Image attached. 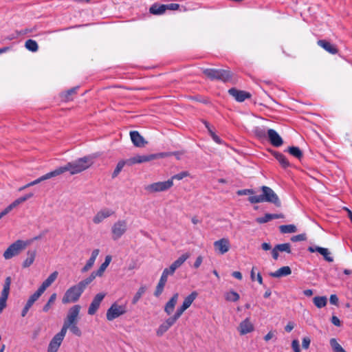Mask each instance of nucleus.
<instances>
[{"mask_svg": "<svg viewBox=\"0 0 352 352\" xmlns=\"http://www.w3.org/2000/svg\"><path fill=\"white\" fill-rule=\"evenodd\" d=\"M93 164L94 157L91 155H87L69 162L63 166L58 167L54 170L56 176L65 172H69L70 175H73L86 170L91 167Z\"/></svg>", "mask_w": 352, "mask_h": 352, "instance_id": "f257e3e1", "label": "nucleus"}, {"mask_svg": "<svg viewBox=\"0 0 352 352\" xmlns=\"http://www.w3.org/2000/svg\"><path fill=\"white\" fill-rule=\"evenodd\" d=\"M261 190L263 192L262 195L251 196L248 198V201L251 204L270 202L277 206L280 205L278 197L271 188L263 186L261 187Z\"/></svg>", "mask_w": 352, "mask_h": 352, "instance_id": "f03ea898", "label": "nucleus"}, {"mask_svg": "<svg viewBox=\"0 0 352 352\" xmlns=\"http://www.w3.org/2000/svg\"><path fill=\"white\" fill-rule=\"evenodd\" d=\"M32 241H23L16 240L13 243L10 245L8 248L3 252V258L6 260H9L14 256H18L24 250L28 245L31 244Z\"/></svg>", "mask_w": 352, "mask_h": 352, "instance_id": "7ed1b4c3", "label": "nucleus"}, {"mask_svg": "<svg viewBox=\"0 0 352 352\" xmlns=\"http://www.w3.org/2000/svg\"><path fill=\"white\" fill-rule=\"evenodd\" d=\"M83 292V289L79 285L78 283L72 286L65 292L62 298V302L63 304H68L77 302Z\"/></svg>", "mask_w": 352, "mask_h": 352, "instance_id": "20e7f679", "label": "nucleus"}, {"mask_svg": "<svg viewBox=\"0 0 352 352\" xmlns=\"http://www.w3.org/2000/svg\"><path fill=\"white\" fill-rule=\"evenodd\" d=\"M127 311L126 304L119 305L118 302H113L107 309L106 317L107 320L112 321L114 319L125 314Z\"/></svg>", "mask_w": 352, "mask_h": 352, "instance_id": "39448f33", "label": "nucleus"}, {"mask_svg": "<svg viewBox=\"0 0 352 352\" xmlns=\"http://www.w3.org/2000/svg\"><path fill=\"white\" fill-rule=\"evenodd\" d=\"M204 74L212 80H221L224 82L228 81L231 78L229 71L222 69H206Z\"/></svg>", "mask_w": 352, "mask_h": 352, "instance_id": "423d86ee", "label": "nucleus"}, {"mask_svg": "<svg viewBox=\"0 0 352 352\" xmlns=\"http://www.w3.org/2000/svg\"><path fill=\"white\" fill-rule=\"evenodd\" d=\"M128 228L126 220H118L111 227L112 239L114 241L120 239L126 232Z\"/></svg>", "mask_w": 352, "mask_h": 352, "instance_id": "0eeeda50", "label": "nucleus"}, {"mask_svg": "<svg viewBox=\"0 0 352 352\" xmlns=\"http://www.w3.org/2000/svg\"><path fill=\"white\" fill-rule=\"evenodd\" d=\"M173 186L172 179H168L165 182H158L149 184L145 187V190L150 193H155L158 192L166 191Z\"/></svg>", "mask_w": 352, "mask_h": 352, "instance_id": "6e6552de", "label": "nucleus"}, {"mask_svg": "<svg viewBox=\"0 0 352 352\" xmlns=\"http://www.w3.org/2000/svg\"><path fill=\"white\" fill-rule=\"evenodd\" d=\"M80 309L81 307L79 305H75L70 307L64 320L63 325H70L78 323Z\"/></svg>", "mask_w": 352, "mask_h": 352, "instance_id": "1a4fd4ad", "label": "nucleus"}, {"mask_svg": "<svg viewBox=\"0 0 352 352\" xmlns=\"http://www.w3.org/2000/svg\"><path fill=\"white\" fill-rule=\"evenodd\" d=\"M12 283V278L10 276H8L5 279V282L3 284V289L1 292L0 295V314L3 311V310L6 307V302L9 296L10 291V285Z\"/></svg>", "mask_w": 352, "mask_h": 352, "instance_id": "9d476101", "label": "nucleus"}, {"mask_svg": "<svg viewBox=\"0 0 352 352\" xmlns=\"http://www.w3.org/2000/svg\"><path fill=\"white\" fill-rule=\"evenodd\" d=\"M197 296L198 293L196 291L192 292L184 298L182 305L177 308L175 314L180 318L183 313L190 307L193 301L197 298Z\"/></svg>", "mask_w": 352, "mask_h": 352, "instance_id": "9b49d317", "label": "nucleus"}, {"mask_svg": "<svg viewBox=\"0 0 352 352\" xmlns=\"http://www.w3.org/2000/svg\"><path fill=\"white\" fill-rule=\"evenodd\" d=\"M65 337V335L60 330L50 340L47 351V352H57Z\"/></svg>", "mask_w": 352, "mask_h": 352, "instance_id": "f8f14e48", "label": "nucleus"}, {"mask_svg": "<svg viewBox=\"0 0 352 352\" xmlns=\"http://www.w3.org/2000/svg\"><path fill=\"white\" fill-rule=\"evenodd\" d=\"M179 318L175 314L173 316L167 318L156 329V335L158 337L162 336L176 322Z\"/></svg>", "mask_w": 352, "mask_h": 352, "instance_id": "ddd939ff", "label": "nucleus"}, {"mask_svg": "<svg viewBox=\"0 0 352 352\" xmlns=\"http://www.w3.org/2000/svg\"><path fill=\"white\" fill-rule=\"evenodd\" d=\"M115 212L109 208H104L96 212L93 217L92 221L94 224H99L104 219L113 216Z\"/></svg>", "mask_w": 352, "mask_h": 352, "instance_id": "4468645a", "label": "nucleus"}, {"mask_svg": "<svg viewBox=\"0 0 352 352\" xmlns=\"http://www.w3.org/2000/svg\"><path fill=\"white\" fill-rule=\"evenodd\" d=\"M215 251L220 254L227 253L230 249V243L228 239L222 238L214 242Z\"/></svg>", "mask_w": 352, "mask_h": 352, "instance_id": "2eb2a0df", "label": "nucleus"}, {"mask_svg": "<svg viewBox=\"0 0 352 352\" xmlns=\"http://www.w3.org/2000/svg\"><path fill=\"white\" fill-rule=\"evenodd\" d=\"M237 330L241 335H245L254 331V326L250 318H246L245 320L240 322L239 327H237Z\"/></svg>", "mask_w": 352, "mask_h": 352, "instance_id": "dca6fc26", "label": "nucleus"}, {"mask_svg": "<svg viewBox=\"0 0 352 352\" xmlns=\"http://www.w3.org/2000/svg\"><path fill=\"white\" fill-rule=\"evenodd\" d=\"M157 155H137L127 159L128 166H132L135 164H141L157 159Z\"/></svg>", "mask_w": 352, "mask_h": 352, "instance_id": "f3484780", "label": "nucleus"}, {"mask_svg": "<svg viewBox=\"0 0 352 352\" xmlns=\"http://www.w3.org/2000/svg\"><path fill=\"white\" fill-rule=\"evenodd\" d=\"M105 294L104 293H98L95 296L89 307L88 314L92 316L96 313L97 310L100 307L101 302L103 300Z\"/></svg>", "mask_w": 352, "mask_h": 352, "instance_id": "a211bd4d", "label": "nucleus"}, {"mask_svg": "<svg viewBox=\"0 0 352 352\" xmlns=\"http://www.w3.org/2000/svg\"><path fill=\"white\" fill-rule=\"evenodd\" d=\"M228 93L231 95L236 101L243 102L246 99L251 97V94L249 92L238 90L235 88H231L228 90Z\"/></svg>", "mask_w": 352, "mask_h": 352, "instance_id": "6ab92c4d", "label": "nucleus"}, {"mask_svg": "<svg viewBox=\"0 0 352 352\" xmlns=\"http://www.w3.org/2000/svg\"><path fill=\"white\" fill-rule=\"evenodd\" d=\"M267 136L269 141L274 146H280L283 143L281 137L274 129H269L267 131Z\"/></svg>", "mask_w": 352, "mask_h": 352, "instance_id": "aec40b11", "label": "nucleus"}, {"mask_svg": "<svg viewBox=\"0 0 352 352\" xmlns=\"http://www.w3.org/2000/svg\"><path fill=\"white\" fill-rule=\"evenodd\" d=\"M58 272L57 271L53 272L50 276L42 283L41 286L38 288L43 293L48 288L57 278Z\"/></svg>", "mask_w": 352, "mask_h": 352, "instance_id": "412c9836", "label": "nucleus"}, {"mask_svg": "<svg viewBox=\"0 0 352 352\" xmlns=\"http://www.w3.org/2000/svg\"><path fill=\"white\" fill-rule=\"evenodd\" d=\"M130 137L133 144L137 147H143L147 143L139 132L136 131H131Z\"/></svg>", "mask_w": 352, "mask_h": 352, "instance_id": "4be33fe9", "label": "nucleus"}, {"mask_svg": "<svg viewBox=\"0 0 352 352\" xmlns=\"http://www.w3.org/2000/svg\"><path fill=\"white\" fill-rule=\"evenodd\" d=\"M179 294L178 293H175L166 303L164 307V311L166 313L167 315H170L173 312L177 302Z\"/></svg>", "mask_w": 352, "mask_h": 352, "instance_id": "5701e85b", "label": "nucleus"}, {"mask_svg": "<svg viewBox=\"0 0 352 352\" xmlns=\"http://www.w3.org/2000/svg\"><path fill=\"white\" fill-rule=\"evenodd\" d=\"M179 294L178 293H175L166 303L164 307V311L166 313L167 315H170L173 312L177 302Z\"/></svg>", "mask_w": 352, "mask_h": 352, "instance_id": "b1692460", "label": "nucleus"}, {"mask_svg": "<svg viewBox=\"0 0 352 352\" xmlns=\"http://www.w3.org/2000/svg\"><path fill=\"white\" fill-rule=\"evenodd\" d=\"M318 45L331 54H336L338 52L337 47L326 40H319Z\"/></svg>", "mask_w": 352, "mask_h": 352, "instance_id": "393cba45", "label": "nucleus"}, {"mask_svg": "<svg viewBox=\"0 0 352 352\" xmlns=\"http://www.w3.org/2000/svg\"><path fill=\"white\" fill-rule=\"evenodd\" d=\"M60 330L65 335H66L67 330H69L73 335L77 337H80L82 335V330L78 327V323L70 325H63Z\"/></svg>", "mask_w": 352, "mask_h": 352, "instance_id": "a878e982", "label": "nucleus"}, {"mask_svg": "<svg viewBox=\"0 0 352 352\" xmlns=\"http://www.w3.org/2000/svg\"><path fill=\"white\" fill-rule=\"evenodd\" d=\"M27 257L23 261L21 266L23 268H28L34 262L36 257V252L35 250H28L26 252Z\"/></svg>", "mask_w": 352, "mask_h": 352, "instance_id": "bb28decb", "label": "nucleus"}, {"mask_svg": "<svg viewBox=\"0 0 352 352\" xmlns=\"http://www.w3.org/2000/svg\"><path fill=\"white\" fill-rule=\"evenodd\" d=\"M308 250L311 252H318L320 254H322L325 260H327L329 262H332L333 261V258L330 256V252H329L328 249L324 248H320V247H309Z\"/></svg>", "mask_w": 352, "mask_h": 352, "instance_id": "cd10ccee", "label": "nucleus"}, {"mask_svg": "<svg viewBox=\"0 0 352 352\" xmlns=\"http://www.w3.org/2000/svg\"><path fill=\"white\" fill-rule=\"evenodd\" d=\"M292 270L289 266H284L274 272H270V276L274 278H280L290 275Z\"/></svg>", "mask_w": 352, "mask_h": 352, "instance_id": "c85d7f7f", "label": "nucleus"}, {"mask_svg": "<svg viewBox=\"0 0 352 352\" xmlns=\"http://www.w3.org/2000/svg\"><path fill=\"white\" fill-rule=\"evenodd\" d=\"M33 196L32 193L27 194L23 197H21L16 200H14L12 204L7 206V208L10 210H12L14 208H16L21 204L25 202L28 199H30Z\"/></svg>", "mask_w": 352, "mask_h": 352, "instance_id": "c756f323", "label": "nucleus"}, {"mask_svg": "<svg viewBox=\"0 0 352 352\" xmlns=\"http://www.w3.org/2000/svg\"><path fill=\"white\" fill-rule=\"evenodd\" d=\"M56 177V173H55V170H52L51 172H49L45 175H43V176L38 177V179L27 184V186H34L36 184H39L40 182H43V181H45V180H47V179H51L52 177Z\"/></svg>", "mask_w": 352, "mask_h": 352, "instance_id": "7c9ffc66", "label": "nucleus"}, {"mask_svg": "<svg viewBox=\"0 0 352 352\" xmlns=\"http://www.w3.org/2000/svg\"><path fill=\"white\" fill-rule=\"evenodd\" d=\"M111 261V256L110 255L106 256L104 263L101 264V265L100 266L97 271H94L98 276L101 277L103 276L104 271L110 264Z\"/></svg>", "mask_w": 352, "mask_h": 352, "instance_id": "2f4dec72", "label": "nucleus"}, {"mask_svg": "<svg viewBox=\"0 0 352 352\" xmlns=\"http://www.w3.org/2000/svg\"><path fill=\"white\" fill-rule=\"evenodd\" d=\"M190 256V253L186 252L182 254L177 260H175L170 265L173 266L175 270L180 267L185 261Z\"/></svg>", "mask_w": 352, "mask_h": 352, "instance_id": "473e14b6", "label": "nucleus"}, {"mask_svg": "<svg viewBox=\"0 0 352 352\" xmlns=\"http://www.w3.org/2000/svg\"><path fill=\"white\" fill-rule=\"evenodd\" d=\"M149 11L153 14H162L165 10V5L154 3L149 9Z\"/></svg>", "mask_w": 352, "mask_h": 352, "instance_id": "72a5a7b5", "label": "nucleus"}, {"mask_svg": "<svg viewBox=\"0 0 352 352\" xmlns=\"http://www.w3.org/2000/svg\"><path fill=\"white\" fill-rule=\"evenodd\" d=\"M96 276H98L96 275L95 272H93L87 278L80 281L78 284L83 289V290H85L87 286L89 285L92 281H94Z\"/></svg>", "mask_w": 352, "mask_h": 352, "instance_id": "f704fd0d", "label": "nucleus"}, {"mask_svg": "<svg viewBox=\"0 0 352 352\" xmlns=\"http://www.w3.org/2000/svg\"><path fill=\"white\" fill-rule=\"evenodd\" d=\"M225 299L229 302H236L239 300V294L234 291H229L224 294Z\"/></svg>", "mask_w": 352, "mask_h": 352, "instance_id": "c9c22d12", "label": "nucleus"}, {"mask_svg": "<svg viewBox=\"0 0 352 352\" xmlns=\"http://www.w3.org/2000/svg\"><path fill=\"white\" fill-rule=\"evenodd\" d=\"M146 286H141L138 289V290L137 291V292L135 294V295L133 296V297L132 298L131 302L133 305H135L140 300V299L142 298V296L146 292Z\"/></svg>", "mask_w": 352, "mask_h": 352, "instance_id": "e433bc0d", "label": "nucleus"}, {"mask_svg": "<svg viewBox=\"0 0 352 352\" xmlns=\"http://www.w3.org/2000/svg\"><path fill=\"white\" fill-rule=\"evenodd\" d=\"M43 293L38 289L30 296L25 305L31 307Z\"/></svg>", "mask_w": 352, "mask_h": 352, "instance_id": "4c0bfd02", "label": "nucleus"}, {"mask_svg": "<svg viewBox=\"0 0 352 352\" xmlns=\"http://www.w3.org/2000/svg\"><path fill=\"white\" fill-rule=\"evenodd\" d=\"M279 230L281 233H294L297 231L296 226L293 224L282 225L279 226Z\"/></svg>", "mask_w": 352, "mask_h": 352, "instance_id": "58836bf2", "label": "nucleus"}, {"mask_svg": "<svg viewBox=\"0 0 352 352\" xmlns=\"http://www.w3.org/2000/svg\"><path fill=\"white\" fill-rule=\"evenodd\" d=\"M25 47L26 49H28L29 51H31L32 52H36L38 50V46L37 43L32 39H28L25 41Z\"/></svg>", "mask_w": 352, "mask_h": 352, "instance_id": "ea45409f", "label": "nucleus"}, {"mask_svg": "<svg viewBox=\"0 0 352 352\" xmlns=\"http://www.w3.org/2000/svg\"><path fill=\"white\" fill-rule=\"evenodd\" d=\"M125 165L128 166V160H127L119 161L118 163L117 164V166H116L113 174H112V177L113 178L116 177L118 175V174L121 172V170H122L123 167Z\"/></svg>", "mask_w": 352, "mask_h": 352, "instance_id": "a19ab883", "label": "nucleus"}, {"mask_svg": "<svg viewBox=\"0 0 352 352\" xmlns=\"http://www.w3.org/2000/svg\"><path fill=\"white\" fill-rule=\"evenodd\" d=\"M327 299L325 296H316L314 298V303L318 308H322L326 306Z\"/></svg>", "mask_w": 352, "mask_h": 352, "instance_id": "79ce46f5", "label": "nucleus"}, {"mask_svg": "<svg viewBox=\"0 0 352 352\" xmlns=\"http://www.w3.org/2000/svg\"><path fill=\"white\" fill-rule=\"evenodd\" d=\"M329 342L333 352H346L336 338H331Z\"/></svg>", "mask_w": 352, "mask_h": 352, "instance_id": "37998d69", "label": "nucleus"}, {"mask_svg": "<svg viewBox=\"0 0 352 352\" xmlns=\"http://www.w3.org/2000/svg\"><path fill=\"white\" fill-rule=\"evenodd\" d=\"M275 158L278 161L280 164L284 168H287L289 166V163L287 159L282 153H277L274 155Z\"/></svg>", "mask_w": 352, "mask_h": 352, "instance_id": "c03bdc74", "label": "nucleus"}, {"mask_svg": "<svg viewBox=\"0 0 352 352\" xmlns=\"http://www.w3.org/2000/svg\"><path fill=\"white\" fill-rule=\"evenodd\" d=\"M56 296H57L56 294H55V293L52 294L50 296L47 302L43 307V311L44 312H47L50 309L52 305L54 303V302L56 299Z\"/></svg>", "mask_w": 352, "mask_h": 352, "instance_id": "a18cd8bd", "label": "nucleus"}, {"mask_svg": "<svg viewBox=\"0 0 352 352\" xmlns=\"http://www.w3.org/2000/svg\"><path fill=\"white\" fill-rule=\"evenodd\" d=\"M289 153L298 159H300L302 157V153L298 147L291 146L288 148Z\"/></svg>", "mask_w": 352, "mask_h": 352, "instance_id": "49530a36", "label": "nucleus"}, {"mask_svg": "<svg viewBox=\"0 0 352 352\" xmlns=\"http://www.w3.org/2000/svg\"><path fill=\"white\" fill-rule=\"evenodd\" d=\"M276 249L279 252H285L287 253H291V246L289 243H282L276 245Z\"/></svg>", "mask_w": 352, "mask_h": 352, "instance_id": "de8ad7c7", "label": "nucleus"}, {"mask_svg": "<svg viewBox=\"0 0 352 352\" xmlns=\"http://www.w3.org/2000/svg\"><path fill=\"white\" fill-rule=\"evenodd\" d=\"M204 124H205L206 127L208 129L209 133L210 134V135H211V137H212V140H213L215 142H217V143H218V144H221V139L219 138V137H218V136H217V135H216V134H215V133H214V132L210 129V126H209V124H208L207 122H204Z\"/></svg>", "mask_w": 352, "mask_h": 352, "instance_id": "09e8293b", "label": "nucleus"}, {"mask_svg": "<svg viewBox=\"0 0 352 352\" xmlns=\"http://www.w3.org/2000/svg\"><path fill=\"white\" fill-rule=\"evenodd\" d=\"M94 263H95V261H94L89 258L88 259V261H87L86 264L85 265V266L81 269V272L82 273H85V272H87V271H89L93 267V265H94Z\"/></svg>", "mask_w": 352, "mask_h": 352, "instance_id": "8fccbe9b", "label": "nucleus"}, {"mask_svg": "<svg viewBox=\"0 0 352 352\" xmlns=\"http://www.w3.org/2000/svg\"><path fill=\"white\" fill-rule=\"evenodd\" d=\"M188 176H189V173L188 171H182L178 174L173 175L170 179H172V182L173 181V179L181 180L183 178Z\"/></svg>", "mask_w": 352, "mask_h": 352, "instance_id": "3c124183", "label": "nucleus"}, {"mask_svg": "<svg viewBox=\"0 0 352 352\" xmlns=\"http://www.w3.org/2000/svg\"><path fill=\"white\" fill-rule=\"evenodd\" d=\"M274 338L276 339V331L275 330L270 331L263 338L265 342H268Z\"/></svg>", "mask_w": 352, "mask_h": 352, "instance_id": "603ef678", "label": "nucleus"}, {"mask_svg": "<svg viewBox=\"0 0 352 352\" xmlns=\"http://www.w3.org/2000/svg\"><path fill=\"white\" fill-rule=\"evenodd\" d=\"M165 285L166 283L159 281L154 294L155 296H159L160 295H161L164 290Z\"/></svg>", "mask_w": 352, "mask_h": 352, "instance_id": "864d4df0", "label": "nucleus"}, {"mask_svg": "<svg viewBox=\"0 0 352 352\" xmlns=\"http://www.w3.org/2000/svg\"><path fill=\"white\" fill-rule=\"evenodd\" d=\"M307 239V236L305 234H300L298 235L293 236L291 238L292 241L297 242V241H302Z\"/></svg>", "mask_w": 352, "mask_h": 352, "instance_id": "5fc2aeb1", "label": "nucleus"}, {"mask_svg": "<svg viewBox=\"0 0 352 352\" xmlns=\"http://www.w3.org/2000/svg\"><path fill=\"white\" fill-rule=\"evenodd\" d=\"M270 221H271V219H270V214H269V213L265 214L264 217H258L256 219V221L258 223H265Z\"/></svg>", "mask_w": 352, "mask_h": 352, "instance_id": "6e6d98bb", "label": "nucleus"}, {"mask_svg": "<svg viewBox=\"0 0 352 352\" xmlns=\"http://www.w3.org/2000/svg\"><path fill=\"white\" fill-rule=\"evenodd\" d=\"M292 348L294 352H300V348L299 341L297 339L294 340L292 342Z\"/></svg>", "mask_w": 352, "mask_h": 352, "instance_id": "4d7b16f0", "label": "nucleus"}, {"mask_svg": "<svg viewBox=\"0 0 352 352\" xmlns=\"http://www.w3.org/2000/svg\"><path fill=\"white\" fill-rule=\"evenodd\" d=\"M311 343V339L309 337H304L302 340V346L305 349H307L309 347Z\"/></svg>", "mask_w": 352, "mask_h": 352, "instance_id": "13d9d810", "label": "nucleus"}, {"mask_svg": "<svg viewBox=\"0 0 352 352\" xmlns=\"http://www.w3.org/2000/svg\"><path fill=\"white\" fill-rule=\"evenodd\" d=\"M254 191L252 189H243L237 191L238 195H253Z\"/></svg>", "mask_w": 352, "mask_h": 352, "instance_id": "bf43d9fd", "label": "nucleus"}, {"mask_svg": "<svg viewBox=\"0 0 352 352\" xmlns=\"http://www.w3.org/2000/svg\"><path fill=\"white\" fill-rule=\"evenodd\" d=\"M77 87L72 88L67 91L66 94L65 95V100H69L72 98H70V96L72 94H74L76 93Z\"/></svg>", "mask_w": 352, "mask_h": 352, "instance_id": "052dcab7", "label": "nucleus"}, {"mask_svg": "<svg viewBox=\"0 0 352 352\" xmlns=\"http://www.w3.org/2000/svg\"><path fill=\"white\" fill-rule=\"evenodd\" d=\"M203 262V257L201 256H198L193 264V267L195 268V269H197L200 267V265H201Z\"/></svg>", "mask_w": 352, "mask_h": 352, "instance_id": "680f3d73", "label": "nucleus"}, {"mask_svg": "<svg viewBox=\"0 0 352 352\" xmlns=\"http://www.w3.org/2000/svg\"><path fill=\"white\" fill-rule=\"evenodd\" d=\"M179 5L177 3H170L168 5H165V10H176L179 8Z\"/></svg>", "mask_w": 352, "mask_h": 352, "instance_id": "e2e57ef3", "label": "nucleus"}, {"mask_svg": "<svg viewBox=\"0 0 352 352\" xmlns=\"http://www.w3.org/2000/svg\"><path fill=\"white\" fill-rule=\"evenodd\" d=\"M175 270H175V268L173 266L170 265L169 267L165 268L163 270V272H164L168 276L173 275L175 273Z\"/></svg>", "mask_w": 352, "mask_h": 352, "instance_id": "0e129e2a", "label": "nucleus"}, {"mask_svg": "<svg viewBox=\"0 0 352 352\" xmlns=\"http://www.w3.org/2000/svg\"><path fill=\"white\" fill-rule=\"evenodd\" d=\"M330 303L334 305H338V298L336 294H331L329 298Z\"/></svg>", "mask_w": 352, "mask_h": 352, "instance_id": "69168bd1", "label": "nucleus"}, {"mask_svg": "<svg viewBox=\"0 0 352 352\" xmlns=\"http://www.w3.org/2000/svg\"><path fill=\"white\" fill-rule=\"evenodd\" d=\"M331 322L337 327H340L341 325V322L340 319L337 316H333L331 318Z\"/></svg>", "mask_w": 352, "mask_h": 352, "instance_id": "338daca9", "label": "nucleus"}, {"mask_svg": "<svg viewBox=\"0 0 352 352\" xmlns=\"http://www.w3.org/2000/svg\"><path fill=\"white\" fill-rule=\"evenodd\" d=\"M294 328V324L293 322H289L287 323V324L285 326V330L287 331V332H290L293 330V329Z\"/></svg>", "mask_w": 352, "mask_h": 352, "instance_id": "774afa93", "label": "nucleus"}]
</instances>
